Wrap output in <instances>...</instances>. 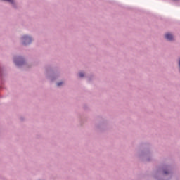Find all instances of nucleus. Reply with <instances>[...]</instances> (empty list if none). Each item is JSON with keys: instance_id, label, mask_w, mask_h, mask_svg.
I'll return each instance as SVG.
<instances>
[{"instance_id": "obj_1", "label": "nucleus", "mask_w": 180, "mask_h": 180, "mask_svg": "<svg viewBox=\"0 0 180 180\" xmlns=\"http://www.w3.org/2000/svg\"><path fill=\"white\" fill-rule=\"evenodd\" d=\"M22 40L23 41V44L26 46V44H30L32 43V37L24 36L22 37Z\"/></svg>"}, {"instance_id": "obj_2", "label": "nucleus", "mask_w": 180, "mask_h": 180, "mask_svg": "<svg viewBox=\"0 0 180 180\" xmlns=\"http://www.w3.org/2000/svg\"><path fill=\"white\" fill-rule=\"evenodd\" d=\"M165 39H167V40H174V36H172V34H169V33H167L165 35Z\"/></svg>"}, {"instance_id": "obj_3", "label": "nucleus", "mask_w": 180, "mask_h": 180, "mask_svg": "<svg viewBox=\"0 0 180 180\" xmlns=\"http://www.w3.org/2000/svg\"><path fill=\"white\" fill-rule=\"evenodd\" d=\"M61 85H63V82H58V83H57V86H61Z\"/></svg>"}, {"instance_id": "obj_4", "label": "nucleus", "mask_w": 180, "mask_h": 180, "mask_svg": "<svg viewBox=\"0 0 180 180\" xmlns=\"http://www.w3.org/2000/svg\"><path fill=\"white\" fill-rule=\"evenodd\" d=\"M79 75L80 78H82L84 77V73H79Z\"/></svg>"}, {"instance_id": "obj_5", "label": "nucleus", "mask_w": 180, "mask_h": 180, "mask_svg": "<svg viewBox=\"0 0 180 180\" xmlns=\"http://www.w3.org/2000/svg\"><path fill=\"white\" fill-rule=\"evenodd\" d=\"M165 174H167V172H165Z\"/></svg>"}]
</instances>
